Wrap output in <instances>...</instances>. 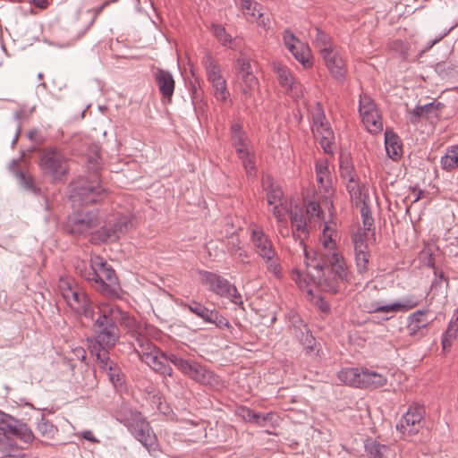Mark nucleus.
<instances>
[{"label": "nucleus", "instance_id": "8", "mask_svg": "<svg viewBox=\"0 0 458 458\" xmlns=\"http://www.w3.org/2000/svg\"><path fill=\"white\" fill-rule=\"evenodd\" d=\"M199 281L216 295L229 299L236 305L242 304V295L235 285L222 276L206 270L198 271Z\"/></svg>", "mask_w": 458, "mask_h": 458}, {"label": "nucleus", "instance_id": "36", "mask_svg": "<svg viewBox=\"0 0 458 458\" xmlns=\"http://www.w3.org/2000/svg\"><path fill=\"white\" fill-rule=\"evenodd\" d=\"M314 31L313 44L320 52L321 56L336 47L326 32L322 31L319 28H315Z\"/></svg>", "mask_w": 458, "mask_h": 458}, {"label": "nucleus", "instance_id": "20", "mask_svg": "<svg viewBox=\"0 0 458 458\" xmlns=\"http://www.w3.org/2000/svg\"><path fill=\"white\" fill-rule=\"evenodd\" d=\"M250 235L255 252L259 258H263L267 255H274V252L276 251L272 241L261 227L258 225L250 226Z\"/></svg>", "mask_w": 458, "mask_h": 458}, {"label": "nucleus", "instance_id": "6", "mask_svg": "<svg viewBox=\"0 0 458 458\" xmlns=\"http://www.w3.org/2000/svg\"><path fill=\"white\" fill-rule=\"evenodd\" d=\"M377 293L376 288L366 292L363 297L370 299L374 293ZM420 302L419 297L414 294H410L402 297L400 300L391 302L385 303L382 300H366L363 303V308L369 313H397L406 312L417 307Z\"/></svg>", "mask_w": 458, "mask_h": 458}, {"label": "nucleus", "instance_id": "28", "mask_svg": "<svg viewBox=\"0 0 458 458\" xmlns=\"http://www.w3.org/2000/svg\"><path fill=\"white\" fill-rule=\"evenodd\" d=\"M155 79L163 98L170 101L174 91V80L173 75L167 71L157 69Z\"/></svg>", "mask_w": 458, "mask_h": 458}, {"label": "nucleus", "instance_id": "61", "mask_svg": "<svg viewBox=\"0 0 458 458\" xmlns=\"http://www.w3.org/2000/svg\"><path fill=\"white\" fill-rule=\"evenodd\" d=\"M251 419H252V420H250L251 422H254L260 426H262L263 421H265V418L261 417L259 413H257L255 411H253V413L251 414Z\"/></svg>", "mask_w": 458, "mask_h": 458}, {"label": "nucleus", "instance_id": "57", "mask_svg": "<svg viewBox=\"0 0 458 458\" xmlns=\"http://www.w3.org/2000/svg\"><path fill=\"white\" fill-rule=\"evenodd\" d=\"M80 435L85 440H88L91 443H98V439L94 436L91 430H84L81 433H80Z\"/></svg>", "mask_w": 458, "mask_h": 458}, {"label": "nucleus", "instance_id": "42", "mask_svg": "<svg viewBox=\"0 0 458 458\" xmlns=\"http://www.w3.org/2000/svg\"><path fill=\"white\" fill-rule=\"evenodd\" d=\"M266 265L267 271L274 276L277 279H281L284 276L280 259L277 252H274V255H267L261 258Z\"/></svg>", "mask_w": 458, "mask_h": 458}, {"label": "nucleus", "instance_id": "31", "mask_svg": "<svg viewBox=\"0 0 458 458\" xmlns=\"http://www.w3.org/2000/svg\"><path fill=\"white\" fill-rule=\"evenodd\" d=\"M364 369L358 368H347L338 372V378L344 384L353 387L362 388Z\"/></svg>", "mask_w": 458, "mask_h": 458}, {"label": "nucleus", "instance_id": "19", "mask_svg": "<svg viewBox=\"0 0 458 458\" xmlns=\"http://www.w3.org/2000/svg\"><path fill=\"white\" fill-rule=\"evenodd\" d=\"M99 222L96 214H73L68 217L67 227L72 234H86L98 227Z\"/></svg>", "mask_w": 458, "mask_h": 458}, {"label": "nucleus", "instance_id": "16", "mask_svg": "<svg viewBox=\"0 0 458 458\" xmlns=\"http://www.w3.org/2000/svg\"><path fill=\"white\" fill-rule=\"evenodd\" d=\"M204 64L208 79L212 84L216 98L218 101L225 102L229 97V92L227 90L225 79L222 75L220 67L210 55H207L204 58Z\"/></svg>", "mask_w": 458, "mask_h": 458}, {"label": "nucleus", "instance_id": "60", "mask_svg": "<svg viewBox=\"0 0 458 458\" xmlns=\"http://www.w3.org/2000/svg\"><path fill=\"white\" fill-rule=\"evenodd\" d=\"M73 352L75 356L78 358V360H84L86 358V352L81 347H77L73 349Z\"/></svg>", "mask_w": 458, "mask_h": 458}, {"label": "nucleus", "instance_id": "12", "mask_svg": "<svg viewBox=\"0 0 458 458\" xmlns=\"http://www.w3.org/2000/svg\"><path fill=\"white\" fill-rule=\"evenodd\" d=\"M312 132L327 154H333L335 149L334 132L322 109L318 106L312 113Z\"/></svg>", "mask_w": 458, "mask_h": 458}, {"label": "nucleus", "instance_id": "55", "mask_svg": "<svg viewBox=\"0 0 458 458\" xmlns=\"http://www.w3.org/2000/svg\"><path fill=\"white\" fill-rule=\"evenodd\" d=\"M306 212L311 218L318 217L319 218L321 209L318 203L315 201H310L307 205Z\"/></svg>", "mask_w": 458, "mask_h": 458}, {"label": "nucleus", "instance_id": "33", "mask_svg": "<svg viewBox=\"0 0 458 458\" xmlns=\"http://www.w3.org/2000/svg\"><path fill=\"white\" fill-rule=\"evenodd\" d=\"M385 147L387 156L393 160H397L402 155V144L399 137L392 131L385 132Z\"/></svg>", "mask_w": 458, "mask_h": 458}, {"label": "nucleus", "instance_id": "45", "mask_svg": "<svg viewBox=\"0 0 458 458\" xmlns=\"http://www.w3.org/2000/svg\"><path fill=\"white\" fill-rule=\"evenodd\" d=\"M242 8L247 17L254 18L257 13H259L260 18L262 16L261 6L252 0H242Z\"/></svg>", "mask_w": 458, "mask_h": 458}, {"label": "nucleus", "instance_id": "41", "mask_svg": "<svg viewBox=\"0 0 458 458\" xmlns=\"http://www.w3.org/2000/svg\"><path fill=\"white\" fill-rule=\"evenodd\" d=\"M184 308L188 309L191 313L201 318L204 322L208 323L211 321L212 317L215 315V310H209L200 302L192 301L190 303L184 304Z\"/></svg>", "mask_w": 458, "mask_h": 458}, {"label": "nucleus", "instance_id": "63", "mask_svg": "<svg viewBox=\"0 0 458 458\" xmlns=\"http://www.w3.org/2000/svg\"><path fill=\"white\" fill-rule=\"evenodd\" d=\"M32 3L40 9H46L48 6L47 0H32Z\"/></svg>", "mask_w": 458, "mask_h": 458}, {"label": "nucleus", "instance_id": "27", "mask_svg": "<svg viewBox=\"0 0 458 458\" xmlns=\"http://www.w3.org/2000/svg\"><path fill=\"white\" fill-rule=\"evenodd\" d=\"M169 356L165 355L160 350L152 352L147 356L145 363L148 364L153 370L164 375L172 376L173 369L167 363L170 361Z\"/></svg>", "mask_w": 458, "mask_h": 458}, {"label": "nucleus", "instance_id": "24", "mask_svg": "<svg viewBox=\"0 0 458 458\" xmlns=\"http://www.w3.org/2000/svg\"><path fill=\"white\" fill-rule=\"evenodd\" d=\"M322 58L334 79L337 81H343L346 72L345 64L336 47L324 54Z\"/></svg>", "mask_w": 458, "mask_h": 458}, {"label": "nucleus", "instance_id": "43", "mask_svg": "<svg viewBox=\"0 0 458 458\" xmlns=\"http://www.w3.org/2000/svg\"><path fill=\"white\" fill-rule=\"evenodd\" d=\"M264 187L267 191V204L273 205L279 203L281 205L283 191L281 188L273 183L270 178H267L264 182Z\"/></svg>", "mask_w": 458, "mask_h": 458}, {"label": "nucleus", "instance_id": "14", "mask_svg": "<svg viewBox=\"0 0 458 458\" xmlns=\"http://www.w3.org/2000/svg\"><path fill=\"white\" fill-rule=\"evenodd\" d=\"M425 408L423 405L413 403L403 415L396 424V429L403 435L413 436L423 428Z\"/></svg>", "mask_w": 458, "mask_h": 458}, {"label": "nucleus", "instance_id": "2", "mask_svg": "<svg viewBox=\"0 0 458 458\" xmlns=\"http://www.w3.org/2000/svg\"><path fill=\"white\" fill-rule=\"evenodd\" d=\"M91 285L104 295H118L119 282L114 268L100 256H92L90 269L81 274Z\"/></svg>", "mask_w": 458, "mask_h": 458}, {"label": "nucleus", "instance_id": "46", "mask_svg": "<svg viewBox=\"0 0 458 458\" xmlns=\"http://www.w3.org/2000/svg\"><path fill=\"white\" fill-rule=\"evenodd\" d=\"M15 177L18 180L19 183L26 190L31 191L35 193L38 192V189L34 184L33 178L30 174L21 172L16 171Z\"/></svg>", "mask_w": 458, "mask_h": 458}, {"label": "nucleus", "instance_id": "52", "mask_svg": "<svg viewBox=\"0 0 458 458\" xmlns=\"http://www.w3.org/2000/svg\"><path fill=\"white\" fill-rule=\"evenodd\" d=\"M37 428L43 436L47 437L53 436L55 431L54 425L44 418L38 421Z\"/></svg>", "mask_w": 458, "mask_h": 458}, {"label": "nucleus", "instance_id": "64", "mask_svg": "<svg viewBox=\"0 0 458 458\" xmlns=\"http://www.w3.org/2000/svg\"><path fill=\"white\" fill-rule=\"evenodd\" d=\"M253 413V411L250 410V409H243L242 410V417L244 418V420H252L251 419V414Z\"/></svg>", "mask_w": 458, "mask_h": 458}, {"label": "nucleus", "instance_id": "51", "mask_svg": "<svg viewBox=\"0 0 458 458\" xmlns=\"http://www.w3.org/2000/svg\"><path fill=\"white\" fill-rule=\"evenodd\" d=\"M353 244H354V250L355 251H361V250H367L368 245H367V233H357L352 237Z\"/></svg>", "mask_w": 458, "mask_h": 458}, {"label": "nucleus", "instance_id": "25", "mask_svg": "<svg viewBox=\"0 0 458 458\" xmlns=\"http://www.w3.org/2000/svg\"><path fill=\"white\" fill-rule=\"evenodd\" d=\"M118 323L134 339H136L137 336L142 335H149L154 329L148 324L138 321L134 317L131 316L126 311L123 312Z\"/></svg>", "mask_w": 458, "mask_h": 458}, {"label": "nucleus", "instance_id": "7", "mask_svg": "<svg viewBox=\"0 0 458 458\" xmlns=\"http://www.w3.org/2000/svg\"><path fill=\"white\" fill-rule=\"evenodd\" d=\"M106 194L97 174L92 175L91 180L81 178L71 184L70 199L72 203H96L101 200Z\"/></svg>", "mask_w": 458, "mask_h": 458}, {"label": "nucleus", "instance_id": "23", "mask_svg": "<svg viewBox=\"0 0 458 458\" xmlns=\"http://www.w3.org/2000/svg\"><path fill=\"white\" fill-rule=\"evenodd\" d=\"M273 68L280 85L290 91L293 98H300L302 95L301 86L295 81L290 70L280 63H274Z\"/></svg>", "mask_w": 458, "mask_h": 458}, {"label": "nucleus", "instance_id": "40", "mask_svg": "<svg viewBox=\"0 0 458 458\" xmlns=\"http://www.w3.org/2000/svg\"><path fill=\"white\" fill-rule=\"evenodd\" d=\"M147 335H142L137 336L136 346L134 347L136 352L138 353L140 359L142 361H145L147 356L150 355L152 352H157L158 349L146 337Z\"/></svg>", "mask_w": 458, "mask_h": 458}, {"label": "nucleus", "instance_id": "44", "mask_svg": "<svg viewBox=\"0 0 458 458\" xmlns=\"http://www.w3.org/2000/svg\"><path fill=\"white\" fill-rule=\"evenodd\" d=\"M441 166L445 170H452L458 166V145L447 149L445 156L441 157Z\"/></svg>", "mask_w": 458, "mask_h": 458}, {"label": "nucleus", "instance_id": "22", "mask_svg": "<svg viewBox=\"0 0 458 458\" xmlns=\"http://www.w3.org/2000/svg\"><path fill=\"white\" fill-rule=\"evenodd\" d=\"M1 423L4 426L5 430L13 436L18 437L25 444H30L34 439V435L27 424L21 422L15 418L4 414Z\"/></svg>", "mask_w": 458, "mask_h": 458}, {"label": "nucleus", "instance_id": "21", "mask_svg": "<svg viewBox=\"0 0 458 458\" xmlns=\"http://www.w3.org/2000/svg\"><path fill=\"white\" fill-rule=\"evenodd\" d=\"M130 225L131 221L127 216H119L114 222L110 220L99 230V237L103 241L114 242L128 231Z\"/></svg>", "mask_w": 458, "mask_h": 458}, {"label": "nucleus", "instance_id": "3", "mask_svg": "<svg viewBox=\"0 0 458 458\" xmlns=\"http://www.w3.org/2000/svg\"><path fill=\"white\" fill-rule=\"evenodd\" d=\"M58 292L67 305L77 314L93 318L91 302L74 278L62 276L58 282Z\"/></svg>", "mask_w": 458, "mask_h": 458}, {"label": "nucleus", "instance_id": "17", "mask_svg": "<svg viewBox=\"0 0 458 458\" xmlns=\"http://www.w3.org/2000/svg\"><path fill=\"white\" fill-rule=\"evenodd\" d=\"M283 39L286 48L303 67L308 68L311 66V53L308 45L301 42L288 30L284 31Z\"/></svg>", "mask_w": 458, "mask_h": 458}, {"label": "nucleus", "instance_id": "48", "mask_svg": "<svg viewBox=\"0 0 458 458\" xmlns=\"http://www.w3.org/2000/svg\"><path fill=\"white\" fill-rule=\"evenodd\" d=\"M355 260L357 269L360 274H363L369 269V250L355 251Z\"/></svg>", "mask_w": 458, "mask_h": 458}, {"label": "nucleus", "instance_id": "15", "mask_svg": "<svg viewBox=\"0 0 458 458\" xmlns=\"http://www.w3.org/2000/svg\"><path fill=\"white\" fill-rule=\"evenodd\" d=\"M359 112L363 124L370 133L377 134L383 130L381 116L369 96L360 95Z\"/></svg>", "mask_w": 458, "mask_h": 458}, {"label": "nucleus", "instance_id": "58", "mask_svg": "<svg viewBox=\"0 0 458 458\" xmlns=\"http://www.w3.org/2000/svg\"><path fill=\"white\" fill-rule=\"evenodd\" d=\"M301 275L298 269L293 270V280H295V282L299 284L300 287H304V286H306V282H305V280L302 281L301 279Z\"/></svg>", "mask_w": 458, "mask_h": 458}, {"label": "nucleus", "instance_id": "59", "mask_svg": "<svg viewBox=\"0 0 458 458\" xmlns=\"http://www.w3.org/2000/svg\"><path fill=\"white\" fill-rule=\"evenodd\" d=\"M257 20H258V23L259 26L263 27L265 30H268L269 29V20L268 19H265L264 18V15L262 14L261 18L259 16V13H257L256 17H255Z\"/></svg>", "mask_w": 458, "mask_h": 458}, {"label": "nucleus", "instance_id": "53", "mask_svg": "<svg viewBox=\"0 0 458 458\" xmlns=\"http://www.w3.org/2000/svg\"><path fill=\"white\" fill-rule=\"evenodd\" d=\"M211 324H215L219 328H229L230 323L229 321L223 316L219 315V313L215 310V315L212 317Z\"/></svg>", "mask_w": 458, "mask_h": 458}, {"label": "nucleus", "instance_id": "5", "mask_svg": "<svg viewBox=\"0 0 458 458\" xmlns=\"http://www.w3.org/2000/svg\"><path fill=\"white\" fill-rule=\"evenodd\" d=\"M38 166L53 182H63L70 172V160L60 149L50 148L41 152Z\"/></svg>", "mask_w": 458, "mask_h": 458}, {"label": "nucleus", "instance_id": "18", "mask_svg": "<svg viewBox=\"0 0 458 458\" xmlns=\"http://www.w3.org/2000/svg\"><path fill=\"white\" fill-rule=\"evenodd\" d=\"M425 310H416L407 317L406 330L408 335L419 341L427 335L431 320L428 318Z\"/></svg>", "mask_w": 458, "mask_h": 458}, {"label": "nucleus", "instance_id": "35", "mask_svg": "<svg viewBox=\"0 0 458 458\" xmlns=\"http://www.w3.org/2000/svg\"><path fill=\"white\" fill-rule=\"evenodd\" d=\"M346 189L350 194L352 202L356 206L367 202L368 194L365 192V186H361L358 180L347 182Z\"/></svg>", "mask_w": 458, "mask_h": 458}, {"label": "nucleus", "instance_id": "62", "mask_svg": "<svg viewBox=\"0 0 458 458\" xmlns=\"http://www.w3.org/2000/svg\"><path fill=\"white\" fill-rule=\"evenodd\" d=\"M316 304L319 308V310H321L324 312L328 311L330 309L328 303L325 301L322 298H319L317 301Z\"/></svg>", "mask_w": 458, "mask_h": 458}, {"label": "nucleus", "instance_id": "34", "mask_svg": "<svg viewBox=\"0 0 458 458\" xmlns=\"http://www.w3.org/2000/svg\"><path fill=\"white\" fill-rule=\"evenodd\" d=\"M365 452L369 458H390L393 454L388 445L370 439L365 442Z\"/></svg>", "mask_w": 458, "mask_h": 458}, {"label": "nucleus", "instance_id": "26", "mask_svg": "<svg viewBox=\"0 0 458 458\" xmlns=\"http://www.w3.org/2000/svg\"><path fill=\"white\" fill-rule=\"evenodd\" d=\"M96 358L99 363V367L107 373L109 380L114 386L122 385V377L117 365L112 361L108 356L107 351L98 349Z\"/></svg>", "mask_w": 458, "mask_h": 458}, {"label": "nucleus", "instance_id": "9", "mask_svg": "<svg viewBox=\"0 0 458 458\" xmlns=\"http://www.w3.org/2000/svg\"><path fill=\"white\" fill-rule=\"evenodd\" d=\"M231 140L247 175H255V154L250 145L248 136L242 131V128L240 124L234 123L232 125Z\"/></svg>", "mask_w": 458, "mask_h": 458}, {"label": "nucleus", "instance_id": "11", "mask_svg": "<svg viewBox=\"0 0 458 458\" xmlns=\"http://www.w3.org/2000/svg\"><path fill=\"white\" fill-rule=\"evenodd\" d=\"M236 84L245 99L250 98L259 89V81L251 70L250 60L245 56L236 61Z\"/></svg>", "mask_w": 458, "mask_h": 458}, {"label": "nucleus", "instance_id": "49", "mask_svg": "<svg viewBox=\"0 0 458 458\" xmlns=\"http://www.w3.org/2000/svg\"><path fill=\"white\" fill-rule=\"evenodd\" d=\"M359 206H360V215L365 230L370 231L374 224V219L372 217L371 211L367 202L361 203Z\"/></svg>", "mask_w": 458, "mask_h": 458}, {"label": "nucleus", "instance_id": "13", "mask_svg": "<svg viewBox=\"0 0 458 458\" xmlns=\"http://www.w3.org/2000/svg\"><path fill=\"white\" fill-rule=\"evenodd\" d=\"M96 341L89 345L90 352L96 355L98 349L106 350L113 347L119 339L120 334L116 324L96 320L93 324Z\"/></svg>", "mask_w": 458, "mask_h": 458}, {"label": "nucleus", "instance_id": "37", "mask_svg": "<svg viewBox=\"0 0 458 458\" xmlns=\"http://www.w3.org/2000/svg\"><path fill=\"white\" fill-rule=\"evenodd\" d=\"M362 388H378L386 385L387 378L385 375L372 371L369 369H364L363 372Z\"/></svg>", "mask_w": 458, "mask_h": 458}, {"label": "nucleus", "instance_id": "47", "mask_svg": "<svg viewBox=\"0 0 458 458\" xmlns=\"http://www.w3.org/2000/svg\"><path fill=\"white\" fill-rule=\"evenodd\" d=\"M341 176L347 182L358 180L357 174L352 165L348 160H342L340 163Z\"/></svg>", "mask_w": 458, "mask_h": 458}, {"label": "nucleus", "instance_id": "50", "mask_svg": "<svg viewBox=\"0 0 458 458\" xmlns=\"http://www.w3.org/2000/svg\"><path fill=\"white\" fill-rule=\"evenodd\" d=\"M212 31L215 37L217 38L219 42H221L224 46H226L231 42V36L225 31V28L220 25H212Z\"/></svg>", "mask_w": 458, "mask_h": 458}, {"label": "nucleus", "instance_id": "10", "mask_svg": "<svg viewBox=\"0 0 458 458\" xmlns=\"http://www.w3.org/2000/svg\"><path fill=\"white\" fill-rule=\"evenodd\" d=\"M169 360L181 372L198 383L211 386H217L220 383L216 375L196 361L184 360L175 354H170Z\"/></svg>", "mask_w": 458, "mask_h": 458}, {"label": "nucleus", "instance_id": "32", "mask_svg": "<svg viewBox=\"0 0 458 458\" xmlns=\"http://www.w3.org/2000/svg\"><path fill=\"white\" fill-rule=\"evenodd\" d=\"M440 103L431 102L423 106H417L411 115V122L417 123L420 118H433L437 116Z\"/></svg>", "mask_w": 458, "mask_h": 458}, {"label": "nucleus", "instance_id": "54", "mask_svg": "<svg viewBox=\"0 0 458 458\" xmlns=\"http://www.w3.org/2000/svg\"><path fill=\"white\" fill-rule=\"evenodd\" d=\"M272 213L275 217L277 219L279 224L284 222V215H285V208L283 206V202L281 205L279 203L273 204Z\"/></svg>", "mask_w": 458, "mask_h": 458}, {"label": "nucleus", "instance_id": "4", "mask_svg": "<svg viewBox=\"0 0 458 458\" xmlns=\"http://www.w3.org/2000/svg\"><path fill=\"white\" fill-rule=\"evenodd\" d=\"M123 423L131 434L148 450L152 456L160 453L157 437L149 423L139 411H130L124 414Z\"/></svg>", "mask_w": 458, "mask_h": 458}, {"label": "nucleus", "instance_id": "56", "mask_svg": "<svg viewBox=\"0 0 458 458\" xmlns=\"http://www.w3.org/2000/svg\"><path fill=\"white\" fill-rule=\"evenodd\" d=\"M240 241L238 239H233L231 242H229L228 243V250L231 254H237V252H239V250H242L241 246H240Z\"/></svg>", "mask_w": 458, "mask_h": 458}, {"label": "nucleus", "instance_id": "30", "mask_svg": "<svg viewBox=\"0 0 458 458\" xmlns=\"http://www.w3.org/2000/svg\"><path fill=\"white\" fill-rule=\"evenodd\" d=\"M291 223L293 226V237L295 242L299 245V240L302 239L301 235H308L309 230L307 227L306 216L301 209L297 208L291 212Z\"/></svg>", "mask_w": 458, "mask_h": 458}, {"label": "nucleus", "instance_id": "38", "mask_svg": "<svg viewBox=\"0 0 458 458\" xmlns=\"http://www.w3.org/2000/svg\"><path fill=\"white\" fill-rule=\"evenodd\" d=\"M100 316L96 320H102L103 322L118 323L123 310L116 305L102 304L99 307Z\"/></svg>", "mask_w": 458, "mask_h": 458}, {"label": "nucleus", "instance_id": "39", "mask_svg": "<svg viewBox=\"0 0 458 458\" xmlns=\"http://www.w3.org/2000/svg\"><path fill=\"white\" fill-rule=\"evenodd\" d=\"M458 335V309L454 311L453 318L450 320L448 327L442 337L443 349L446 350L451 347L453 341Z\"/></svg>", "mask_w": 458, "mask_h": 458}, {"label": "nucleus", "instance_id": "29", "mask_svg": "<svg viewBox=\"0 0 458 458\" xmlns=\"http://www.w3.org/2000/svg\"><path fill=\"white\" fill-rule=\"evenodd\" d=\"M317 182L320 189H323L327 195L332 194L334 191L332 180L327 160H320L316 163L315 166Z\"/></svg>", "mask_w": 458, "mask_h": 458}, {"label": "nucleus", "instance_id": "1", "mask_svg": "<svg viewBox=\"0 0 458 458\" xmlns=\"http://www.w3.org/2000/svg\"><path fill=\"white\" fill-rule=\"evenodd\" d=\"M337 226L333 221L324 223L316 251H308L304 240H299V247L304 255L307 275L322 290L336 293L341 284L347 280V267L336 247Z\"/></svg>", "mask_w": 458, "mask_h": 458}]
</instances>
